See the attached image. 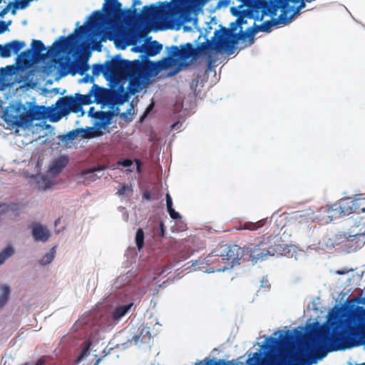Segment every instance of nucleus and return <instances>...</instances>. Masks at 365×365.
Here are the masks:
<instances>
[{
  "mask_svg": "<svg viewBox=\"0 0 365 365\" xmlns=\"http://www.w3.org/2000/svg\"><path fill=\"white\" fill-rule=\"evenodd\" d=\"M103 170H104V167L98 165L97 167H94L93 168H90V169L84 170L82 173V175L84 177L85 179H88L91 181H95L101 177V175H98L96 174V172L102 173L103 171Z\"/></svg>",
  "mask_w": 365,
  "mask_h": 365,
  "instance_id": "obj_23",
  "label": "nucleus"
},
{
  "mask_svg": "<svg viewBox=\"0 0 365 365\" xmlns=\"http://www.w3.org/2000/svg\"><path fill=\"white\" fill-rule=\"evenodd\" d=\"M133 305V303H130L128 304L116 307L111 314L112 319L115 322L120 320L123 316H125L128 313V312L131 309Z\"/></svg>",
  "mask_w": 365,
  "mask_h": 365,
  "instance_id": "obj_20",
  "label": "nucleus"
},
{
  "mask_svg": "<svg viewBox=\"0 0 365 365\" xmlns=\"http://www.w3.org/2000/svg\"><path fill=\"white\" fill-rule=\"evenodd\" d=\"M135 163L137 165V172L138 173H141V165H142V163H141L140 160L135 159Z\"/></svg>",
  "mask_w": 365,
  "mask_h": 365,
  "instance_id": "obj_44",
  "label": "nucleus"
},
{
  "mask_svg": "<svg viewBox=\"0 0 365 365\" xmlns=\"http://www.w3.org/2000/svg\"><path fill=\"white\" fill-rule=\"evenodd\" d=\"M242 15L239 16V18H237L235 21L230 24L229 29L222 28L220 34L218 36V43L216 44V47L218 49L225 48L229 55L234 53L235 46L240 40L245 42L247 39V46H251L255 42L251 27L242 31Z\"/></svg>",
  "mask_w": 365,
  "mask_h": 365,
  "instance_id": "obj_6",
  "label": "nucleus"
},
{
  "mask_svg": "<svg viewBox=\"0 0 365 365\" xmlns=\"http://www.w3.org/2000/svg\"><path fill=\"white\" fill-rule=\"evenodd\" d=\"M89 349H90V344L88 342L85 343L84 347L81 351L80 355H79V359H82L89 354Z\"/></svg>",
  "mask_w": 365,
  "mask_h": 365,
  "instance_id": "obj_37",
  "label": "nucleus"
},
{
  "mask_svg": "<svg viewBox=\"0 0 365 365\" xmlns=\"http://www.w3.org/2000/svg\"><path fill=\"white\" fill-rule=\"evenodd\" d=\"M51 183H46L45 186L43 188V190H46L48 188L51 187Z\"/></svg>",
  "mask_w": 365,
  "mask_h": 365,
  "instance_id": "obj_48",
  "label": "nucleus"
},
{
  "mask_svg": "<svg viewBox=\"0 0 365 365\" xmlns=\"http://www.w3.org/2000/svg\"><path fill=\"white\" fill-rule=\"evenodd\" d=\"M32 236L36 242H46L50 236V232L43 227L42 225L38 223H34L32 225Z\"/></svg>",
  "mask_w": 365,
  "mask_h": 365,
  "instance_id": "obj_16",
  "label": "nucleus"
},
{
  "mask_svg": "<svg viewBox=\"0 0 365 365\" xmlns=\"http://www.w3.org/2000/svg\"><path fill=\"white\" fill-rule=\"evenodd\" d=\"M6 24H8V26L11 24V21H9L8 22H6Z\"/></svg>",
  "mask_w": 365,
  "mask_h": 365,
  "instance_id": "obj_53",
  "label": "nucleus"
},
{
  "mask_svg": "<svg viewBox=\"0 0 365 365\" xmlns=\"http://www.w3.org/2000/svg\"><path fill=\"white\" fill-rule=\"evenodd\" d=\"M117 163L123 167H130L133 165V161L130 159L124 158L118 160Z\"/></svg>",
  "mask_w": 365,
  "mask_h": 365,
  "instance_id": "obj_40",
  "label": "nucleus"
},
{
  "mask_svg": "<svg viewBox=\"0 0 365 365\" xmlns=\"http://www.w3.org/2000/svg\"><path fill=\"white\" fill-rule=\"evenodd\" d=\"M106 63L103 64H94L93 66L92 73L93 76H98L101 73H103L105 76L108 75V72L107 71Z\"/></svg>",
  "mask_w": 365,
  "mask_h": 365,
  "instance_id": "obj_28",
  "label": "nucleus"
},
{
  "mask_svg": "<svg viewBox=\"0 0 365 365\" xmlns=\"http://www.w3.org/2000/svg\"><path fill=\"white\" fill-rule=\"evenodd\" d=\"M135 242L138 249L140 250L144 245V232L143 230L140 228L136 232Z\"/></svg>",
  "mask_w": 365,
  "mask_h": 365,
  "instance_id": "obj_30",
  "label": "nucleus"
},
{
  "mask_svg": "<svg viewBox=\"0 0 365 365\" xmlns=\"http://www.w3.org/2000/svg\"><path fill=\"white\" fill-rule=\"evenodd\" d=\"M163 225L161 224V225H160V227H161V230H162V231L163 232Z\"/></svg>",
  "mask_w": 365,
  "mask_h": 365,
  "instance_id": "obj_60",
  "label": "nucleus"
},
{
  "mask_svg": "<svg viewBox=\"0 0 365 365\" xmlns=\"http://www.w3.org/2000/svg\"><path fill=\"white\" fill-rule=\"evenodd\" d=\"M26 43L24 41L14 40L4 45L0 44V56L2 58H9L13 52L17 54L21 50Z\"/></svg>",
  "mask_w": 365,
  "mask_h": 365,
  "instance_id": "obj_14",
  "label": "nucleus"
},
{
  "mask_svg": "<svg viewBox=\"0 0 365 365\" xmlns=\"http://www.w3.org/2000/svg\"><path fill=\"white\" fill-rule=\"evenodd\" d=\"M331 209L339 216L355 213L356 227H361L360 229L365 230V197L341 199L338 203L332 205Z\"/></svg>",
  "mask_w": 365,
  "mask_h": 365,
  "instance_id": "obj_7",
  "label": "nucleus"
},
{
  "mask_svg": "<svg viewBox=\"0 0 365 365\" xmlns=\"http://www.w3.org/2000/svg\"><path fill=\"white\" fill-rule=\"evenodd\" d=\"M271 237H264L257 245L242 248L236 245H219L214 252L206 257L207 263L213 265L210 269L212 272H224L240 264L244 252L257 260H263L267 256H274L278 247L272 243Z\"/></svg>",
  "mask_w": 365,
  "mask_h": 365,
  "instance_id": "obj_1",
  "label": "nucleus"
},
{
  "mask_svg": "<svg viewBox=\"0 0 365 365\" xmlns=\"http://www.w3.org/2000/svg\"><path fill=\"white\" fill-rule=\"evenodd\" d=\"M9 29L8 24L4 21H0V34L4 33Z\"/></svg>",
  "mask_w": 365,
  "mask_h": 365,
  "instance_id": "obj_41",
  "label": "nucleus"
},
{
  "mask_svg": "<svg viewBox=\"0 0 365 365\" xmlns=\"http://www.w3.org/2000/svg\"><path fill=\"white\" fill-rule=\"evenodd\" d=\"M9 5L6 6L4 9H3L0 11V17H4L9 12Z\"/></svg>",
  "mask_w": 365,
  "mask_h": 365,
  "instance_id": "obj_43",
  "label": "nucleus"
},
{
  "mask_svg": "<svg viewBox=\"0 0 365 365\" xmlns=\"http://www.w3.org/2000/svg\"><path fill=\"white\" fill-rule=\"evenodd\" d=\"M240 2V4L236 6H232L230 8L231 14L239 18V16L243 14L242 26L243 24H247V18L253 19L257 20V13L259 11L257 10V4L259 0L251 1V0H237Z\"/></svg>",
  "mask_w": 365,
  "mask_h": 365,
  "instance_id": "obj_9",
  "label": "nucleus"
},
{
  "mask_svg": "<svg viewBox=\"0 0 365 365\" xmlns=\"http://www.w3.org/2000/svg\"><path fill=\"white\" fill-rule=\"evenodd\" d=\"M52 61L55 65H58V67L61 69H66L67 68V63L64 61V58L63 57L60 58H53Z\"/></svg>",
  "mask_w": 365,
  "mask_h": 365,
  "instance_id": "obj_36",
  "label": "nucleus"
},
{
  "mask_svg": "<svg viewBox=\"0 0 365 365\" xmlns=\"http://www.w3.org/2000/svg\"><path fill=\"white\" fill-rule=\"evenodd\" d=\"M361 364H365V363H362Z\"/></svg>",
  "mask_w": 365,
  "mask_h": 365,
  "instance_id": "obj_61",
  "label": "nucleus"
},
{
  "mask_svg": "<svg viewBox=\"0 0 365 365\" xmlns=\"http://www.w3.org/2000/svg\"><path fill=\"white\" fill-rule=\"evenodd\" d=\"M32 56L31 49H27L21 52L16 58L17 62H26L29 61Z\"/></svg>",
  "mask_w": 365,
  "mask_h": 365,
  "instance_id": "obj_33",
  "label": "nucleus"
},
{
  "mask_svg": "<svg viewBox=\"0 0 365 365\" xmlns=\"http://www.w3.org/2000/svg\"><path fill=\"white\" fill-rule=\"evenodd\" d=\"M165 198L167 209L173 207V200L169 193L166 194Z\"/></svg>",
  "mask_w": 365,
  "mask_h": 365,
  "instance_id": "obj_42",
  "label": "nucleus"
},
{
  "mask_svg": "<svg viewBox=\"0 0 365 365\" xmlns=\"http://www.w3.org/2000/svg\"><path fill=\"white\" fill-rule=\"evenodd\" d=\"M56 106L61 116H66L70 113H78L75 98L72 96H66L60 98L57 101Z\"/></svg>",
  "mask_w": 365,
  "mask_h": 365,
  "instance_id": "obj_12",
  "label": "nucleus"
},
{
  "mask_svg": "<svg viewBox=\"0 0 365 365\" xmlns=\"http://www.w3.org/2000/svg\"><path fill=\"white\" fill-rule=\"evenodd\" d=\"M11 13H12V14H15V13H16V8L12 9Z\"/></svg>",
  "mask_w": 365,
  "mask_h": 365,
  "instance_id": "obj_51",
  "label": "nucleus"
},
{
  "mask_svg": "<svg viewBox=\"0 0 365 365\" xmlns=\"http://www.w3.org/2000/svg\"><path fill=\"white\" fill-rule=\"evenodd\" d=\"M60 117L57 118L56 119H51L52 121H56L58 120H59Z\"/></svg>",
  "mask_w": 365,
  "mask_h": 365,
  "instance_id": "obj_52",
  "label": "nucleus"
},
{
  "mask_svg": "<svg viewBox=\"0 0 365 365\" xmlns=\"http://www.w3.org/2000/svg\"><path fill=\"white\" fill-rule=\"evenodd\" d=\"M162 48L163 46L159 42L157 41H151L145 47L144 52L145 56L142 55L140 58H142L143 56H145L148 58V56H155L161 51Z\"/></svg>",
  "mask_w": 365,
  "mask_h": 365,
  "instance_id": "obj_17",
  "label": "nucleus"
},
{
  "mask_svg": "<svg viewBox=\"0 0 365 365\" xmlns=\"http://www.w3.org/2000/svg\"><path fill=\"white\" fill-rule=\"evenodd\" d=\"M101 115H102V119L103 120L106 118L108 120L110 119V115L109 113L101 112Z\"/></svg>",
  "mask_w": 365,
  "mask_h": 365,
  "instance_id": "obj_45",
  "label": "nucleus"
},
{
  "mask_svg": "<svg viewBox=\"0 0 365 365\" xmlns=\"http://www.w3.org/2000/svg\"><path fill=\"white\" fill-rule=\"evenodd\" d=\"M133 192V189L131 186H129L128 185H123L117 192V194L120 196H128Z\"/></svg>",
  "mask_w": 365,
  "mask_h": 365,
  "instance_id": "obj_35",
  "label": "nucleus"
},
{
  "mask_svg": "<svg viewBox=\"0 0 365 365\" xmlns=\"http://www.w3.org/2000/svg\"><path fill=\"white\" fill-rule=\"evenodd\" d=\"M88 78H89L88 76H86V78H85V81H86V82H87V81H88Z\"/></svg>",
  "mask_w": 365,
  "mask_h": 365,
  "instance_id": "obj_55",
  "label": "nucleus"
},
{
  "mask_svg": "<svg viewBox=\"0 0 365 365\" xmlns=\"http://www.w3.org/2000/svg\"><path fill=\"white\" fill-rule=\"evenodd\" d=\"M138 4H140V1L138 0H135L134 2H133V6Z\"/></svg>",
  "mask_w": 365,
  "mask_h": 365,
  "instance_id": "obj_50",
  "label": "nucleus"
},
{
  "mask_svg": "<svg viewBox=\"0 0 365 365\" xmlns=\"http://www.w3.org/2000/svg\"><path fill=\"white\" fill-rule=\"evenodd\" d=\"M365 235V230L359 229L357 231L352 230L351 232H339L334 236V243L336 245L343 244L349 249V252L356 251L360 248L364 242L359 237Z\"/></svg>",
  "mask_w": 365,
  "mask_h": 365,
  "instance_id": "obj_8",
  "label": "nucleus"
},
{
  "mask_svg": "<svg viewBox=\"0 0 365 365\" xmlns=\"http://www.w3.org/2000/svg\"><path fill=\"white\" fill-rule=\"evenodd\" d=\"M143 197H144L145 198L148 199V200H149V199L150 198V194H149V193H146V192H145V193H144Z\"/></svg>",
  "mask_w": 365,
  "mask_h": 365,
  "instance_id": "obj_49",
  "label": "nucleus"
},
{
  "mask_svg": "<svg viewBox=\"0 0 365 365\" xmlns=\"http://www.w3.org/2000/svg\"><path fill=\"white\" fill-rule=\"evenodd\" d=\"M169 56L170 57H176L184 61L190 58H197L195 47H193L191 43H187L185 45L181 46L180 48L176 46H171L169 51Z\"/></svg>",
  "mask_w": 365,
  "mask_h": 365,
  "instance_id": "obj_11",
  "label": "nucleus"
},
{
  "mask_svg": "<svg viewBox=\"0 0 365 365\" xmlns=\"http://www.w3.org/2000/svg\"><path fill=\"white\" fill-rule=\"evenodd\" d=\"M68 159L66 157H60L53 161L49 168V172L53 175H58L67 165Z\"/></svg>",
  "mask_w": 365,
  "mask_h": 365,
  "instance_id": "obj_19",
  "label": "nucleus"
},
{
  "mask_svg": "<svg viewBox=\"0 0 365 365\" xmlns=\"http://www.w3.org/2000/svg\"><path fill=\"white\" fill-rule=\"evenodd\" d=\"M268 282L266 280L265 281V283H264V284H262V287H264V285H266V284Z\"/></svg>",
  "mask_w": 365,
  "mask_h": 365,
  "instance_id": "obj_58",
  "label": "nucleus"
},
{
  "mask_svg": "<svg viewBox=\"0 0 365 365\" xmlns=\"http://www.w3.org/2000/svg\"><path fill=\"white\" fill-rule=\"evenodd\" d=\"M4 121L11 127L27 128L34 120H41L46 117L45 106H36L31 102L25 104L15 101L10 104L4 112Z\"/></svg>",
  "mask_w": 365,
  "mask_h": 365,
  "instance_id": "obj_4",
  "label": "nucleus"
},
{
  "mask_svg": "<svg viewBox=\"0 0 365 365\" xmlns=\"http://www.w3.org/2000/svg\"><path fill=\"white\" fill-rule=\"evenodd\" d=\"M346 336V334L343 331H336V332H334L331 336H324V339H330L331 340L332 342L335 343V344H337L339 345L340 342L344 340L345 339V337ZM340 346H339L338 347H336V349H334V350H338V349H340Z\"/></svg>",
  "mask_w": 365,
  "mask_h": 365,
  "instance_id": "obj_26",
  "label": "nucleus"
},
{
  "mask_svg": "<svg viewBox=\"0 0 365 365\" xmlns=\"http://www.w3.org/2000/svg\"><path fill=\"white\" fill-rule=\"evenodd\" d=\"M88 69V66L87 64L82 65V71H81V72L80 73L83 74Z\"/></svg>",
  "mask_w": 365,
  "mask_h": 365,
  "instance_id": "obj_46",
  "label": "nucleus"
},
{
  "mask_svg": "<svg viewBox=\"0 0 365 365\" xmlns=\"http://www.w3.org/2000/svg\"><path fill=\"white\" fill-rule=\"evenodd\" d=\"M205 365H237L234 364L230 361L226 362L224 360H219L218 361H214L212 360L208 361Z\"/></svg>",
  "mask_w": 365,
  "mask_h": 365,
  "instance_id": "obj_38",
  "label": "nucleus"
},
{
  "mask_svg": "<svg viewBox=\"0 0 365 365\" xmlns=\"http://www.w3.org/2000/svg\"><path fill=\"white\" fill-rule=\"evenodd\" d=\"M268 282L266 280L265 281V283H264V284H262V287H264V285H266V284Z\"/></svg>",
  "mask_w": 365,
  "mask_h": 365,
  "instance_id": "obj_57",
  "label": "nucleus"
},
{
  "mask_svg": "<svg viewBox=\"0 0 365 365\" xmlns=\"http://www.w3.org/2000/svg\"><path fill=\"white\" fill-rule=\"evenodd\" d=\"M170 217L173 220H178L181 218L180 215L176 212L173 207L167 209Z\"/></svg>",
  "mask_w": 365,
  "mask_h": 365,
  "instance_id": "obj_39",
  "label": "nucleus"
},
{
  "mask_svg": "<svg viewBox=\"0 0 365 365\" xmlns=\"http://www.w3.org/2000/svg\"><path fill=\"white\" fill-rule=\"evenodd\" d=\"M109 76L124 74L129 79L128 89L135 94L147 86L151 77L156 76L163 68L161 62H153L145 56L142 60L128 61L116 56L106 62Z\"/></svg>",
  "mask_w": 365,
  "mask_h": 365,
  "instance_id": "obj_2",
  "label": "nucleus"
},
{
  "mask_svg": "<svg viewBox=\"0 0 365 365\" xmlns=\"http://www.w3.org/2000/svg\"><path fill=\"white\" fill-rule=\"evenodd\" d=\"M78 136H81L80 130H79V128H77V129L73 130L71 131H69L66 134L63 135L62 136V138L64 140L72 141V140H74L75 139H76Z\"/></svg>",
  "mask_w": 365,
  "mask_h": 365,
  "instance_id": "obj_32",
  "label": "nucleus"
},
{
  "mask_svg": "<svg viewBox=\"0 0 365 365\" xmlns=\"http://www.w3.org/2000/svg\"><path fill=\"white\" fill-rule=\"evenodd\" d=\"M91 92L92 93V96H93L95 97L96 101H103L106 100L108 90L100 87L97 84H93L91 87Z\"/></svg>",
  "mask_w": 365,
  "mask_h": 365,
  "instance_id": "obj_21",
  "label": "nucleus"
},
{
  "mask_svg": "<svg viewBox=\"0 0 365 365\" xmlns=\"http://www.w3.org/2000/svg\"><path fill=\"white\" fill-rule=\"evenodd\" d=\"M291 337V334L287 331L286 334L280 333L278 339L273 337L266 339L262 346L265 356L262 357L260 353L256 352L253 358L247 360L248 365H294L299 360L295 354L284 356L279 361L275 356L277 346L279 344H286Z\"/></svg>",
  "mask_w": 365,
  "mask_h": 365,
  "instance_id": "obj_5",
  "label": "nucleus"
},
{
  "mask_svg": "<svg viewBox=\"0 0 365 365\" xmlns=\"http://www.w3.org/2000/svg\"><path fill=\"white\" fill-rule=\"evenodd\" d=\"M176 125H177V123L173 124V125H172V128H175V126Z\"/></svg>",
  "mask_w": 365,
  "mask_h": 365,
  "instance_id": "obj_59",
  "label": "nucleus"
},
{
  "mask_svg": "<svg viewBox=\"0 0 365 365\" xmlns=\"http://www.w3.org/2000/svg\"><path fill=\"white\" fill-rule=\"evenodd\" d=\"M268 282L266 280L265 281V283H264V284H262V287H264V285H266V284Z\"/></svg>",
  "mask_w": 365,
  "mask_h": 365,
  "instance_id": "obj_56",
  "label": "nucleus"
},
{
  "mask_svg": "<svg viewBox=\"0 0 365 365\" xmlns=\"http://www.w3.org/2000/svg\"><path fill=\"white\" fill-rule=\"evenodd\" d=\"M56 247H53L52 249H51V251L50 252H48L46 253L43 257L42 259H41V264H43V265H46L47 264H49L51 263L53 258H54V255H55V250Z\"/></svg>",
  "mask_w": 365,
  "mask_h": 365,
  "instance_id": "obj_31",
  "label": "nucleus"
},
{
  "mask_svg": "<svg viewBox=\"0 0 365 365\" xmlns=\"http://www.w3.org/2000/svg\"><path fill=\"white\" fill-rule=\"evenodd\" d=\"M81 137L83 138H93L101 135L102 133L93 127L79 128Z\"/></svg>",
  "mask_w": 365,
  "mask_h": 365,
  "instance_id": "obj_24",
  "label": "nucleus"
},
{
  "mask_svg": "<svg viewBox=\"0 0 365 365\" xmlns=\"http://www.w3.org/2000/svg\"><path fill=\"white\" fill-rule=\"evenodd\" d=\"M16 68L14 65L6 66L0 68V75L1 76H11L15 72Z\"/></svg>",
  "mask_w": 365,
  "mask_h": 365,
  "instance_id": "obj_34",
  "label": "nucleus"
},
{
  "mask_svg": "<svg viewBox=\"0 0 365 365\" xmlns=\"http://www.w3.org/2000/svg\"><path fill=\"white\" fill-rule=\"evenodd\" d=\"M162 6H158L155 4H151L149 6H145L143 9V17L146 21H158L165 17L168 12V6H170V3H162Z\"/></svg>",
  "mask_w": 365,
  "mask_h": 365,
  "instance_id": "obj_10",
  "label": "nucleus"
},
{
  "mask_svg": "<svg viewBox=\"0 0 365 365\" xmlns=\"http://www.w3.org/2000/svg\"><path fill=\"white\" fill-rule=\"evenodd\" d=\"M1 207V205H0V207Z\"/></svg>",
  "mask_w": 365,
  "mask_h": 365,
  "instance_id": "obj_63",
  "label": "nucleus"
},
{
  "mask_svg": "<svg viewBox=\"0 0 365 365\" xmlns=\"http://www.w3.org/2000/svg\"><path fill=\"white\" fill-rule=\"evenodd\" d=\"M266 221V219H263L256 222H245L244 223H240L239 230H248L251 231L257 230L259 228L263 227Z\"/></svg>",
  "mask_w": 365,
  "mask_h": 365,
  "instance_id": "obj_25",
  "label": "nucleus"
},
{
  "mask_svg": "<svg viewBox=\"0 0 365 365\" xmlns=\"http://www.w3.org/2000/svg\"><path fill=\"white\" fill-rule=\"evenodd\" d=\"M14 250L11 246H7L0 252V265L2 264L9 257L13 255Z\"/></svg>",
  "mask_w": 365,
  "mask_h": 365,
  "instance_id": "obj_29",
  "label": "nucleus"
},
{
  "mask_svg": "<svg viewBox=\"0 0 365 365\" xmlns=\"http://www.w3.org/2000/svg\"><path fill=\"white\" fill-rule=\"evenodd\" d=\"M2 0H0V3L1 2Z\"/></svg>",
  "mask_w": 365,
  "mask_h": 365,
  "instance_id": "obj_62",
  "label": "nucleus"
},
{
  "mask_svg": "<svg viewBox=\"0 0 365 365\" xmlns=\"http://www.w3.org/2000/svg\"><path fill=\"white\" fill-rule=\"evenodd\" d=\"M1 294L0 295V309L2 308L8 301L11 290L8 285L1 287Z\"/></svg>",
  "mask_w": 365,
  "mask_h": 365,
  "instance_id": "obj_27",
  "label": "nucleus"
},
{
  "mask_svg": "<svg viewBox=\"0 0 365 365\" xmlns=\"http://www.w3.org/2000/svg\"><path fill=\"white\" fill-rule=\"evenodd\" d=\"M357 329L355 327H352L350 330V334L352 335H356L357 334Z\"/></svg>",
  "mask_w": 365,
  "mask_h": 365,
  "instance_id": "obj_47",
  "label": "nucleus"
},
{
  "mask_svg": "<svg viewBox=\"0 0 365 365\" xmlns=\"http://www.w3.org/2000/svg\"><path fill=\"white\" fill-rule=\"evenodd\" d=\"M73 41L74 36L73 34H71L68 36H61L53 43L49 51L55 53L64 51L71 46Z\"/></svg>",
  "mask_w": 365,
  "mask_h": 365,
  "instance_id": "obj_15",
  "label": "nucleus"
},
{
  "mask_svg": "<svg viewBox=\"0 0 365 365\" xmlns=\"http://www.w3.org/2000/svg\"><path fill=\"white\" fill-rule=\"evenodd\" d=\"M73 98H75L76 107L78 109V113L81 110L82 106L90 105L93 102L91 91L87 95L76 93Z\"/></svg>",
  "mask_w": 365,
  "mask_h": 365,
  "instance_id": "obj_18",
  "label": "nucleus"
},
{
  "mask_svg": "<svg viewBox=\"0 0 365 365\" xmlns=\"http://www.w3.org/2000/svg\"><path fill=\"white\" fill-rule=\"evenodd\" d=\"M219 32H220L219 31H216L215 32V36H217V34H218Z\"/></svg>",
  "mask_w": 365,
  "mask_h": 365,
  "instance_id": "obj_54",
  "label": "nucleus"
},
{
  "mask_svg": "<svg viewBox=\"0 0 365 365\" xmlns=\"http://www.w3.org/2000/svg\"><path fill=\"white\" fill-rule=\"evenodd\" d=\"M31 51L33 50L35 56H39L42 59H45L48 53H43L46 51V47L43 43L40 40H33L31 42Z\"/></svg>",
  "mask_w": 365,
  "mask_h": 365,
  "instance_id": "obj_22",
  "label": "nucleus"
},
{
  "mask_svg": "<svg viewBox=\"0 0 365 365\" xmlns=\"http://www.w3.org/2000/svg\"><path fill=\"white\" fill-rule=\"evenodd\" d=\"M218 43V38L217 41H210L209 40H206V41L200 43L197 46V47H195V51L196 52L197 58L200 56H205L209 58V63L210 64L212 63V53H210L211 51H225V48H217L216 47V44Z\"/></svg>",
  "mask_w": 365,
  "mask_h": 365,
  "instance_id": "obj_13",
  "label": "nucleus"
},
{
  "mask_svg": "<svg viewBox=\"0 0 365 365\" xmlns=\"http://www.w3.org/2000/svg\"><path fill=\"white\" fill-rule=\"evenodd\" d=\"M103 10L93 11L88 18L87 26H81L76 31H78L82 36L88 34L92 36H98L103 32L106 22L125 19L135 11V9H122V4L118 0H105Z\"/></svg>",
  "mask_w": 365,
  "mask_h": 365,
  "instance_id": "obj_3",
  "label": "nucleus"
}]
</instances>
